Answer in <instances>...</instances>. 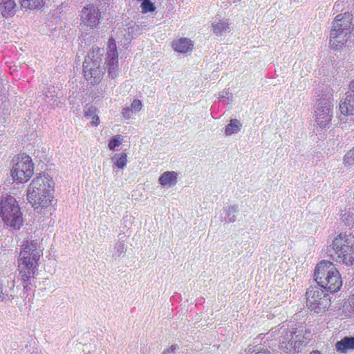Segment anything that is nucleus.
<instances>
[{"instance_id": "obj_1", "label": "nucleus", "mask_w": 354, "mask_h": 354, "mask_svg": "<svg viewBox=\"0 0 354 354\" xmlns=\"http://www.w3.org/2000/svg\"><path fill=\"white\" fill-rule=\"evenodd\" d=\"M314 277L317 286H310L306 292V304L311 311L320 313L326 311L330 304V298L327 291L335 292L342 286L340 274L335 265L323 260L317 263Z\"/></svg>"}, {"instance_id": "obj_2", "label": "nucleus", "mask_w": 354, "mask_h": 354, "mask_svg": "<svg viewBox=\"0 0 354 354\" xmlns=\"http://www.w3.org/2000/svg\"><path fill=\"white\" fill-rule=\"evenodd\" d=\"M42 255L43 248L37 240L24 241L18 259V270L24 290L31 289L38 261Z\"/></svg>"}, {"instance_id": "obj_3", "label": "nucleus", "mask_w": 354, "mask_h": 354, "mask_svg": "<svg viewBox=\"0 0 354 354\" xmlns=\"http://www.w3.org/2000/svg\"><path fill=\"white\" fill-rule=\"evenodd\" d=\"M54 186L50 176H36L27 188V200L35 209L48 207L53 201Z\"/></svg>"}, {"instance_id": "obj_4", "label": "nucleus", "mask_w": 354, "mask_h": 354, "mask_svg": "<svg viewBox=\"0 0 354 354\" xmlns=\"http://www.w3.org/2000/svg\"><path fill=\"white\" fill-rule=\"evenodd\" d=\"M328 252L330 258L346 266L354 263V235L340 233L328 246Z\"/></svg>"}, {"instance_id": "obj_5", "label": "nucleus", "mask_w": 354, "mask_h": 354, "mask_svg": "<svg viewBox=\"0 0 354 354\" xmlns=\"http://www.w3.org/2000/svg\"><path fill=\"white\" fill-rule=\"evenodd\" d=\"M268 337H273L278 340L280 348L286 353L293 351L299 352L301 346L306 344L304 337L301 334L297 335V328L291 330L286 325L272 328L267 334Z\"/></svg>"}, {"instance_id": "obj_6", "label": "nucleus", "mask_w": 354, "mask_h": 354, "mask_svg": "<svg viewBox=\"0 0 354 354\" xmlns=\"http://www.w3.org/2000/svg\"><path fill=\"white\" fill-rule=\"evenodd\" d=\"M351 15L345 12L335 17L330 33V45L332 48H342L351 37Z\"/></svg>"}, {"instance_id": "obj_7", "label": "nucleus", "mask_w": 354, "mask_h": 354, "mask_svg": "<svg viewBox=\"0 0 354 354\" xmlns=\"http://www.w3.org/2000/svg\"><path fill=\"white\" fill-rule=\"evenodd\" d=\"M0 215L4 223L15 230H19L23 224L22 213L18 202L10 195L1 196Z\"/></svg>"}, {"instance_id": "obj_8", "label": "nucleus", "mask_w": 354, "mask_h": 354, "mask_svg": "<svg viewBox=\"0 0 354 354\" xmlns=\"http://www.w3.org/2000/svg\"><path fill=\"white\" fill-rule=\"evenodd\" d=\"M12 165L11 176L14 182L22 183L27 182L33 174L34 165L31 158L22 153L18 156Z\"/></svg>"}, {"instance_id": "obj_9", "label": "nucleus", "mask_w": 354, "mask_h": 354, "mask_svg": "<svg viewBox=\"0 0 354 354\" xmlns=\"http://www.w3.org/2000/svg\"><path fill=\"white\" fill-rule=\"evenodd\" d=\"M333 104L330 97L319 98L315 105V122L321 128L328 127L333 117Z\"/></svg>"}, {"instance_id": "obj_10", "label": "nucleus", "mask_w": 354, "mask_h": 354, "mask_svg": "<svg viewBox=\"0 0 354 354\" xmlns=\"http://www.w3.org/2000/svg\"><path fill=\"white\" fill-rule=\"evenodd\" d=\"M83 72L86 80L91 84H97L104 73V68H101L96 61L88 55L83 63Z\"/></svg>"}, {"instance_id": "obj_11", "label": "nucleus", "mask_w": 354, "mask_h": 354, "mask_svg": "<svg viewBox=\"0 0 354 354\" xmlns=\"http://www.w3.org/2000/svg\"><path fill=\"white\" fill-rule=\"evenodd\" d=\"M80 19L82 23L91 28L96 27L100 22V12L97 7L93 4H88L84 6L80 15Z\"/></svg>"}, {"instance_id": "obj_12", "label": "nucleus", "mask_w": 354, "mask_h": 354, "mask_svg": "<svg viewBox=\"0 0 354 354\" xmlns=\"http://www.w3.org/2000/svg\"><path fill=\"white\" fill-rule=\"evenodd\" d=\"M339 110L345 115H354V79L349 84L346 98L339 104Z\"/></svg>"}, {"instance_id": "obj_13", "label": "nucleus", "mask_w": 354, "mask_h": 354, "mask_svg": "<svg viewBox=\"0 0 354 354\" xmlns=\"http://www.w3.org/2000/svg\"><path fill=\"white\" fill-rule=\"evenodd\" d=\"M17 8L15 0H0V12L4 18L14 16Z\"/></svg>"}, {"instance_id": "obj_14", "label": "nucleus", "mask_w": 354, "mask_h": 354, "mask_svg": "<svg viewBox=\"0 0 354 354\" xmlns=\"http://www.w3.org/2000/svg\"><path fill=\"white\" fill-rule=\"evenodd\" d=\"M192 41L187 38H180L172 42L174 49L180 53H187L193 48Z\"/></svg>"}, {"instance_id": "obj_15", "label": "nucleus", "mask_w": 354, "mask_h": 354, "mask_svg": "<svg viewBox=\"0 0 354 354\" xmlns=\"http://www.w3.org/2000/svg\"><path fill=\"white\" fill-rule=\"evenodd\" d=\"M177 173L175 171H165L159 178V183L163 187H171L177 183Z\"/></svg>"}, {"instance_id": "obj_16", "label": "nucleus", "mask_w": 354, "mask_h": 354, "mask_svg": "<svg viewBox=\"0 0 354 354\" xmlns=\"http://www.w3.org/2000/svg\"><path fill=\"white\" fill-rule=\"evenodd\" d=\"M335 348L337 351L344 353L354 349V336L344 337L336 343Z\"/></svg>"}, {"instance_id": "obj_17", "label": "nucleus", "mask_w": 354, "mask_h": 354, "mask_svg": "<svg viewBox=\"0 0 354 354\" xmlns=\"http://www.w3.org/2000/svg\"><path fill=\"white\" fill-rule=\"evenodd\" d=\"M112 57H106V63L108 65L109 76L112 79L117 76L118 71V57H115V55L112 53Z\"/></svg>"}, {"instance_id": "obj_18", "label": "nucleus", "mask_w": 354, "mask_h": 354, "mask_svg": "<svg viewBox=\"0 0 354 354\" xmlns=\"http://www.w3.org/2000/svg\"><path fill=\"white\" fill-rule=\"evenodd\" d=\"M8 286L10 288L9 290H7L5 289V290H3V288L1 287V283L0 282V301H3L6 299H10V298H14L15 296V281L13 279H10V280H8Z\"/></svg>"}, {"instance_id": "obj_19", "label": "nucleus", "mask_w": 354, "mask_h": 354, "mask_svg": "<svg viewBox=\"0 0 354 354\" xmlns=\"http://www.w3.org/2000/svg\"><path fill=\"white\" fill-rule=\"evenodd\" d=\"M111 160L113 162V168L122 169L127 163V155L125 153H120L115 154Z\"/></svg>"}, {"instance_id": "obj_20", "label": "nucleus", "mask_w": 354, "mask_h": 354, "mask_svg": "<svg viewBox=\"0 0 354 354\" xmlns=\"http://www.w3.org/2000/svg\"><path fill=\"white\" fill-rule=\"evenodd\" d=\"M84 115L87 118H91L93 119V121L91 122L92 125L97 126L100 123L99 118L97 115V109L89 104H86L84 107Z\"/></svg>"}, {"instance_id": "obj_21", "label": "nucleus", "mask_w": 354, "mask_h": 354, "mask_svg": "<svg viewBox=\"0 0 354 354\" xmlns=\"http://www.w3.org/2000/svg\"><path fill=\"white\" fill-rule=\"evenodd\" d=\"M242 124L237 119H232L230 123L225 127V134L227 136L240 131Z\"/></svg>"}, {"instance_id": "obj_22", "label": "nucleus", "mask_w": 354, "mask_h": 354, "mask_svg": "<svg viewBox=\"0 0 354 354\" xmlns=\"http://www.w3.org/2000/svg\"><path fill=\"white\" fill-rule=\"evenodd\" d=\"M20 3L24 8L37 9L44 5V0H20Z\"/></svg>"}, {"instance_id": "obj_23", "label": "nucleus", "mask_w": 354, "mask_h": 354, "mask_svg": "<svg viewBox=\"0 0 354 354\" xmlns=\"http://www.w3.org/2000/svg\"><path fill=\"white\" fill-rule=\"evenodd\" d=\"M214 32L220 35L223 32H230V25L227 22H217L212 24Z\"/></svg>"}, {"instance_id": "obj_24", "label": "nucleus", "mask_w": 354, "mask_h": 354, "mask_svg": "<svg viewBox=\"0 0 354 354\" xmlns=\"http://www.w3.org/2000/svg\"><path fill=\"white\" fill-rule=\"evenodd\" d=\"M45 103L47 106L54 109L55 106H57V95L55 93V91H48L44 95V98Z\"/></svg>"}, {"instance_id": "obj_25", "label": "nucleus", "mask_w": 354, "mask_h": 354, "mask_svg": "<svg viewBox=\"0 0 354 354\" xmlns=\"http://www.w3.org/2000/svg\"><path fill=\"white\" fill-rule=\"evenodd\" d=\"M239 206L237 205H232L225 209V215L228 218V221L234 223L236 220V213L239 212Z\"/></svg>"}, {"instance_id": "obj_26", "label": "nucleus", "mask_w": 354, "mask_h": 354, "mask_svg": "<svg viewBox=\"0 0 354 354\" xmlns=\"http://www.w3.org/2000/svg\"><path fill=\"white\" fill-rule=\"evenodd\" d=\"M340 219L346 225H350L354 222V214L351 211H342L340 214Z\"/></svg>"}, {"instance_id": "obj_27", "label": "nucleus", "mask_w": 354, "mask_h": 354, "mask_svg": "<svg viewBox=\"0 0 354 354\" xmlns=\"http://www.w3.org/2000/svg\"><path fill=\"white\" fill-rule=\"evenodd\" d=\"M124 245L122 242H118L112 250V257L114 259L120 258L124 253Z\"/></svg>"}, {"instance_id": "obj_28", "label": "nucleus", "mask_w": 354, "mask_h": 354, "mask_svg": "<svg viewBox=\"0 0 354 354\" xmlns=\"http://www.w3.org/2000/svg\"><path fill=\"white\" fill-rule=\"evenodd\" d=\"M344 165L346 167L354 166V147L344 155Z\"/></svg>"}, {"instance_id": "obj_29", "label": "nucleus", "mask_w": 354, "mask_h": 354, "mask_svg": "<svg viewBox=\"0 0 354 354\" xmlns=\"http://www.w3.org/2000/svg\"><path fill=\"white\" fill-rule=\"evenodd\" d=\"M108 51L106 57H112V53L115 55V57H118L115 41L113 38H110L108 41Z\"/></svg>"}, {"instance_id": "obj_30", "label": "nucleus", "mask_w": 354, "mask_h": 354, "mask_svg": "<svg viewBox=\"0 0 354 354\" xmlns=\"http://www.w3.org/2000/svg\"><path fill=\"white\" fill-rule=\"evenodd\" d=\"M140 7L142 8V12L143 13L153 12L155 10V6L153 3L151 2L150 0H144L143 1H142Z\"/></svg>"}, {"instance_id": "obj_31", "label": "nucleus", "mask_w": 354, "mask_h": 354, "mask_svg": "<svg viewBox=\"0 0 354 354\" xmlns=\"http://www.w3.org/2000/svg\"><path fill=\"white\" fill-rule=\"evenodd\" d=\"M122 139L121 136H116L113 137L109 142V148L110 150L115 151V147H119L122 144Z\"/></svg>"}, {"instance_id": "obj_32", "label": "nucleus", "mask_w": 354, "mask_h": 354, "mask_svg": "<svg viewBox=\"0 0 354 354\" xmlns=\"http://www.w3.org/2000/svg\"><path fill=\"white\" fill-rule=\"evenodd\" d=\"M218 98L225 104H229L232 101V94L227 91H224L221 94H219Z\"/></svg>"}, {"instance_id": "obj_33", "label": "nucleus", "mask_w": 354, "mask_h": 354, "mask_svg": "<svg viewBox=\"0 0 354 354\" xmlns=\"http://www.w3.org/2000/svg\"><path fill=\"white\" fill-rule=\"evenodd\" d=\"M142 107V104L140 100H134L131 105V108L132 110H134L136 112L139 111L141 110Z\"/></svg>"}, {"instance_id": "obj_34", "label": "nucleus", "mask_w": 354, "mask_h": 354, "mask_svg": "<svg viewBox=\"0 0 354 354\" xmlns=\"http://www.w3.org/2000/svg\"><path fill=\"white\" fill-rule=\"evenodd\" d=\"M178 348V345L174 344L169 346V348H166L163 352L162 354H175L176 350Z\"/></svg>"}, {"instance_id": "obj_35", "label": "nucleus", "mask_w": 354, "mask_h": 354, "mask_svg": "<svg viewBox=\"0 0 354 354\" xmlns=\"http://www.w3.org/2000/svg\"><path fill=\"white\" fill-rule=\"evenodd\" d=\"M133 110L131 107H125L122 109V115L124 118L128 119L131 117Z\"/></svg>"}, {"instance_id": "obj_36", "label": "nucleus", "mask_w": 354, "mask_h": 354, "mask_svg": "<svg viewBox=\"0 0 354 354\" xmlns=\"http://www.w3.org/2000/svg\"><path fill=\"white\" fill-rule=\"evenodd\" d=\"M255 354H270L269 351H259L257 352H256Z\"/></svg>"}, {"instance_id": "obj_37", "label": "nucleus", "mask_w": 354, "mask_h": 354, "mask_svg": "<svg viewBox=\"0 0 354 354\" xmlns=\"http://www.w3.org/2000/svg\"><path fill=\"white\" fill-rule=\"evenodd\" d=\"M309 354H322V353L317 350H315V351H311Z\"/></svg>"}, {"instance_id": "obj_38", "label": "nucleus", "mask_w": 354, "mask_h": 354, "mask_svg": "<svg viewBox=\"0 0 354 354\" xmlns=\"http://www.w3.org/2000/svg\"><path fill=\"white\" fill-rule=\"evenodd\" d=\"M351 302L353 303V314H354V295H353V297L351 299Z\"/></svg>"}, {"instance_id": "obj_39", "label": "nucleus", "mask_w": 354, "mask_h": 354, "mask_svg": "<svg viewBox=\"0 0 354 354\" xmlns=\"http://www.w3.org/2000/svg\"><path fill=\"white\" fill-rule=\"evenodd\" d=\"M254 348V347L249 348V349H248V353H253V352L256 351V350H255Z\"/></svg>"}]
</instances>
